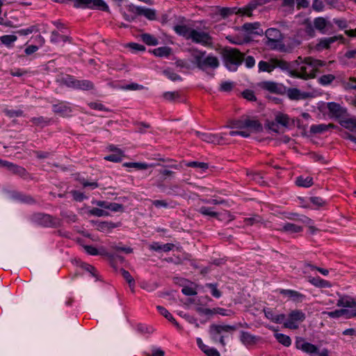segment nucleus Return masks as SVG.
<instances>
[{
  "instance_id": "46",
  "label": "nucleus",
  "mask_w": 356,
  "mask_h": 356,
  "mask_svg": "<svg viewBox=\"0 0 356 356\" xmlns=\"http://www.w3.org/2000/svg\"><path fill=\"white\" fill-rule=\"evenodd\" d=\"M246 177H248L249 181H254L259 184H262L264 183L263 177L259 172L246 171Z\"/></svg>"
},
{
  "instance_id": "48",
  "label": "nucleus",
  "mask_w": 356,
  "mask_h": 356,
  "mask_svg": "<svg viewBox=\"0 0 356 356\" xmlns=\"http://www.w3.org/2000/svg\"><path fill=\"white\" fill-rule=\"evenodd\" d=\"M60 216L64 219H65L66 221L69 223L75 222L78 220L77 216L73 211H63L60 212Z\"/></svg>"
},
{
  "instance_id": "54",
  "label": "nucleus",
  "mask_w": 356,
  "mask_h": 356,
  "mask_svg": "<svg viewBox=\"0 0 356 356\" xmlns=\"http://www.w3.org/2000/svg\"><path fill=\"white\" fill-rule=\"evenodd\" d=\"M120 273L124 277V279L127 282L130 287H134L135 286V280L133 277L131 275L129 272L124 268H120Z\"/></svg>"
},
{
  "instance_id": "22",
  "label": "nucleus",
  "mask_w": 356,
  "mask_h": 356,
  "mask_svg": "<svg viewBox=\"0 0 356 356\" xmlns=\"http://www.w3.org/2000/svg\"><path fill=\"white\" fill-rule=\"evenodd\" d=\"M287 96L291 100L305 99L309 97V93L301 92L297 88H289L287 90Z\"/></svg>"
},
{
  "instance_id": "12",
  "label": "nucleus",
  "mask_w": 356,
  "mask_h": 356,
  "mask_svg": "<svg viewBox=\"0 0 356 356\" xmlns=\"http://www.w3.org/2000/svg\"><path fill=\"white\" fill-rule=\"evenodd\" d=\"M264 33L261 24L259 22L248 23L246 22V43L250 41H254L257 38L261 36Z\"/></svg>"
},
{
  "instance_id": "5",
  "label": "nucleus",
  "mask_w": 356,
  "mask_h": 356,
  "mask_svg": "<svg viewBox=\"0 0 356 356\" xmlns=\"http://www.w3.org/2000/svg\"><path fill=\"white\" fill-rule=\"evenodd\" d=\"M60 83L67 88L79 90H92L95 89V84L88 79L79 80L74 76L66 74L60 79Z\"/></svg>"
},
{
  "instance_id": "21",
  "label": "nucleus",
  "mask_w": 356,
  "mask_h": 356,
  "mask_svg": "<svg viewBox=\"0 0 356 356\" xmlns=\"http://www.w3.org/2000/svg\"><path fill=\"white\" fill-rule=\"evenodd\" d=\"M264 312L268 319L275 323H282L286 319L284 314H276L272 309L268 308L264 309Z\"/></svg>"
},
{
  "instance_id": "8",
  "label": "nucleus",
  "mask_w": 356,
  "mask_h": 356,
  "mask_svg": "<svg viewBox=\"0 0 356 356\" xmlns=\"http://www.w3.org/2000/svg\"><path fill=\"white\" fill-rule=\"evenodd\" d=\"M306 318L305 314L299 309H294L289 312L285 321H283L284 327L290 330H297L299 324Z\"/></svg>"
},
{
  "instance_id": "27",
  "label": "nucleus",
  "mask_w": 356,
  "mask_h": 356,
  "mask_svg": "<svg viewBox=\"0 0 356 356\" xmlns=\"http://www.w3.org/2000/svg\"><path fill=\"white\" fill-rule=\"evenodd\" d=\"M277 230L289 234L298 233L302 231V227L293 223H285L282 227L277 228Z\"/></svg>"
},
{
  "instance_id": "64",
  "label": "nucleus",
  "mask_w": 356,
  "mask_h": 356,
  "mask_svg": "<svg viewBox=\"0 0 356 356\" xmlns=\"http://www.w3.org/2000/svg\"><path fill=\"white\" fill-rule=\"evenodd\" d=\"M266 45L270 49H281L284 47V44H282V40H277L276 42L266 40Z\"/></svg>"
},
{
  "instance_id": "53",
  "label": "nucleus",
  "mask_w": 356,
  "mask_h": 356,
  "mask_svg": "<svg viewBox=\"0 0 356 356\" xmlns=\"http://www.w3.org/2000/svg\"><path fill=\"white\" fill-rule=\"evenodd\" d=\"M3 113L7 117L10 118L24 116V111L21 109L14 110L6 108L3 110Z\"/></svg>"
},
{
  "instance_id": "10",
  "label": "nucleus",
  "mask_w": 356,
  "mask_h": 356,
  "mask_svg": "<svg viewBox=\"0 0 356 356\" xmlns=\"http://www.w3.org/2000/svg\"><path fill=\"white\" fill-rule=\"evenodd\" d=\"M189 38L194 43L200 44L204 47H211L213 46V38L207 32L200 31L193 29L191 31Z\"/></svg>"
},
{
  "instance_id": "41",
  "label": "nucleus",
  "mask_w": 356,
  "mask_h": 356,
  "mask_svg": "<svg viewBox=\"0 0 356 356\" xmlns=\"http://www.w3.org/2000/svg\"><path fill=\"white\" fill-rule=\"evenodd\" d=\"M185 165L188 168H200L202 172H205L209 169V164L204 162L188 161Z\"/></svg>"
},
{
  "instance_id": "47",
  "label": "nucleus",
  "mask_w": 356,
  "mask_h": 356,
  "mask_svg": "<svg viewBox=\"0 0 356 356\" xmlns=\"http://www.w3.org/2000/svg\"><path fill=\"white\" fill-rule=\"evenodd\" d=\"M80 266L83 270L90 273V275H92V277H95L96 279V280H99L98 273L95 266H93L89 264L85 263V262H82Z\"/></svg>"
},
{
  "instance_id": "35",
  "label": "nucleus",
  "mask_w": 356,
  "mask_h": 356,
  "mask_svg": "<svg viewBox=\"0 0 356 356\" xmlns=\"http://www.w3.org/2000/svg\"><path fill=\"white\" fill-rule=\"evenodd\" d=\"M314 24L316 29L320 31L322 33H325V28L329 23L323 17H317L314 19Z\"/></svg>"
},
{
  "instance_id": "43",
  "label": "nucleus",
  "mask_w": 356,
  "mask_h": 356,
  "mask_svg": "<svg viewBox=\"0 0 356 356\" xmlns=\"http://www.w3.org/2000/svg\"><path fill=\"white\" fill-rule=\"evenodd\" d=\"M324 314H327L328 316L331 318H339L342 316L346 315L348 318V315L351 314L348 310L345 309H338L333 312H323Z\"/></svg>"
},
{
  "instance_id": "9",
  "label": "nucleus",
  "mask_w": 356,
  "mask_h": 356,
  "mask_svg": "<svg viewBox=\"0 0 356 356\" xmlns=\"http://www.w3.org/2000/svg\"><path fill=\"white\" fill-rule=\"evenodd\" d=\"M75 8H90L108 11L109 7L104 0H74Z\"/></svg>"
},
{
  "instance_id": "3",
  "label": "nucleus",
  "mask_w": 356,
  "mask_h": 356,
  "mask_svg": "<svg viewBox=\"0 0 356 356\" xmlns=\"http://www.w3.org/2000/svg\"><path fill=\"white\" fill-rule=\"evenodd\" d=\"M222 57L225 67L229 71L234 72L241 64L243 54L236 49L225 48L222 50Z\"/></svg>"
},
{
  "instance_id": "40",
  "label": "nucleus",
  "mask_w": 356,
  "mask_h": 356,
  "mask_svg": "<svg viewBox=\"0 0 356 356\" xmlns=\"http://www.w3.org/2000/svg\"><path fill=\"white\" fill-rule=\"evenodd\" d=\"M250 129L254 131H261L262 130V126L257 120H250L246 119V130ZM248 134L246 133V137Z\"/></svg>"
},
{
  "instance_id": "45",
  "label": "nucleus",
  "mask_w": 356,
  "mask_h": 356,
  "mask_svg": "<svg viewBox=\"0 0 356 356\" xmlns=\"http://www.w3.org/2000/svg\"><path fill=\"white\" fill-rule=\"evenodd\" d=\"M198 212L203 216L211 218H217L219 215L218 212L213 210V208L204 206L198 209Z\"/></svg>"
},
{
  "instance_id": "7",
  "label": "nucleus",
  "mask_w": 356,
  "mask_h": 356,
  "mask_svg": "<svg viewBox=\"0 0 356 356\" xmlns=\"http://www.w3.org/2000/svg\"><path fill=\"white\" fill-rule=\"evenodd\" d=\"M296 348L309 354L311 356L318 355V356H329V350L327 348H323L319 351L318 347L309 342H306L304 339L299 338L296 342Z\"/></svg>"
},
{
  "instance_id": "17",
  "label": "nucleus",
  "mask_w": 356,
  "mask_h": 356,
  "mask_svg": "<svg viewBox=\"0 0 356 356\" xmlns=\"http://www.w3.org/2000/svg\"><path fill=\"white\" fill-rule=\"evenodd\" d=\"M219 66V60L218 58L210 54L207 56H204L202 60L200 70H206L207 69H216Z\"/></svg>"
},
{
  "instance_id": "36",
  "label": "nucleus",
  "mask_w": 356,
  "mask_h": 356,
  "mask_svg": "<svg viewBox=\"0 0 356 356\" xmlns=\"http://www.w3.org/2000/svg\"><path fill=\"white\" fill-rule=\"evenodd\" d=\"M296 185L301 187H309L313 185V178L311 177H304L300 176L297 177L296 181Z\"/></svg>"
},
{
  "instance_id": "63",
  "label": "nucleus",
  "mask_w": 356,
  "mask_h": 356,
  "mask_svg": "<svg viewBox=\"0 0 356 356\" xmlns=\"http://www.w3.org/2000/svg\"><path fill=\"white\" fill-rule=\"evenodd\" d=\"M112 249L116 252H123L125 254H131L133 252V248L131 247H126L119 243L118 245H113Z\"/></svg>"
},
{
  "instance_id": "25",
  "label": "nucleus",
  "mask_w": 356,
  "mask_h": 356,
  "mask_svg": "<svg viewBox=\"0 0 356 356\" xmlns=\"http://www.w3.org/2000/svg\"><path fill=\"white\" fill-rule=\"evenodd\" d=\"M263 88L266 90L276 93L281 94L283 92V86L281 84L272 82V81H266L263 83Z\"/></svg>"
},
{
  "instance_id": "23",
  "label": "nucleus",
  "mask_w": 356,
  "mask_h": 356,
  "mask_svg": "<svg viewBox=\"0 0 356 356\" xmlns=\"http://www.w3.org/2000/svg\"><path fill=\"white\" fill-rule=\"evenodd\" d=\"M156 309L161 315L163 316L165 318H167L170 322H171L177 330H182L181 326L179 323L175 320L173 316L168 312V310L163 306H157Z\"/></svg>"
},
{
  "instance_id": "56",
  "label": "nucleus",
  "mask_w": 356,
  "mask_h": 356,
  "mask_svg": "<svg viewBox=\"0 0 356 356\" xmlns=\"http://www.w3.org/2000/svg\"><path fill=\"white\" fill-rule=\"evenodd\" d=\"M88 214L90 216L102 217V216H108L109 213L104 209L94 207L89 210Z\"/></svg>"
},
{
  "instance_id": "2",
  "label": "nucleus",
  "mask_w": 356,
  "mask_h": 356,
  "mask_svg": "<svg viewBox=\"0 0 356 356\" xmlns=\"http://www.w3.org/2000/svg\"><path fill=\"white\" fill-rule=\"evenodd\" d=\"M31 220L42 227L58 228L62 226V219L43 212H36L31 215Z\"/></svg>"
},
{
  "instance_id": "28",
  "label": "nucleus",
  "mask_w": 356,
  "mask_h": 356,
  "mask_svg": "<svg viewBox=\"0 0 356 356\" xmlns=\"http://www.w3.org/2000/svg\"><path fill=\"white\" fill-rule=\"evenodd\" d=\"M266 37L267 40H271L272 42H276L277 40H282V33L280 30L270 28L266 31Z\"/></svg>"
},
{
  "instance_id": "24",
  "label": "nucleus",
  "mask_w": 356,
  "mask_h": 356,
  "mask_svg": "<svg viewBox=\"0 0 356 356\" xmlns=\"http://www.w3.org/2000/svg\"><path fill=\"white\" fill-rule=\"evenodd\" d=\"M280 293L289 297V298L297 302H302L305 298V295L293 290L282 289L280 291Z\"/></svg>"
},
{
  "instance_id": "11",
  "label": "nucleus",
  "mask_w": 356,
  "mask_h": 356,
  "mask_svg": "<svg viewBox=\"0 0 356 356\" xmlns=\"http://www.w3.org/2000/svg\"><path fill=\"white\" fill-rule=\"evenodd\" d=\"M199 137L202 140L209 143L225 145L228 143L226 133H201L199 134Z\"/></svg>"
},
{
  "instance_id": "26",
  "label": "nucleus",
  "mask_w": 356,
  "mask_h": 356,
  "mask_svg": "<svg viewBox=\"0 0 356 356\" xmlns=\"http://www.w3.org/2000/svg\"><path fill=\"white\" fill-rule=\"evenodd\" d=\"M334 127H335V125L332 123H330L328 124H313L310 127V133L313 134H322L327 131L328 129H332Z\"/></svg>"
},
{
  "instance_id": "16",
  "label": "nucleus",
  "mask_w": 356,
  "mask_h": 356,
  "mask_svg": "<svg viewBox=\"0 0 356 356\" xmlns=\"http://www.w3.org/2000/svg\"><path fill=\"white\" fill-rule=\"evenodd\" d=\"M188 52L190 54L191 62L200 69L202 58L206 55V51L200 50L196 47H191L188 49Z\"/></svg>"
},
{
  "instance_id": "59",
  "label": "nucleus",
  "mask_w": 356,
  "mask_h": 356,
  "mask_svg": "<svg viewBox=\"0 0 356 356\" xmlns=\"http://www.w3.org/2000/svg\"><path fill=\"white\" fill-rule=\"evenodd\" d=\"M337 305L338 307H353L356 306V303L353 300H348L346 298H341L338 300Z\"/></svg>"
},
{
  "instance_id": "29",
  "label": "nucleus",
  "mask_w": 356,
  "mask_h": 356,
  "mask_svg": "<svg viewBox=\"0 0 356 356\" xmlns=\"http://www.w3.org/2000/svg\"><path fill=\"white\" fill-rule=\"evenodd\" d=\"M52 120L51 118H45L43 116L33 117L30 119V122L35 126L40 128L49 126L51 123Z\"/></svg>"
},
{
  "instance_id": "60",
  "label": "nucleus",
  "mask_w": 356,
  "mask_h": 356,
  "mask_svg": "<svg viewBox=\"0 0 356 356\" xmlns=\"http://www.w3.org/2000/svg\"><path fill=\"white\" fill-rule=\"evenodd\" d=\"M1 42L6 46H10L17 40V36L14 35H5L1 37Z\"/></svg>"
},
{
  "instance_id": "57",
  "label": "nucleus",
  "mask_w": 356,
  "mask_h": 356,
  "mask_svg": "<svg viewBox=\"0 0 356 356\" xmlns=\"http://www.w3.org/2000/svg\"><path fill=\"white\" fill-rule=\"evenodd\" d=\"M275 121L284 127H287L289 122V118L287 115L279 113L275 117Z\"/></svg>"
},
{
  "instance_id": "52",
  "label": "nucleus",
  "mask_w": 356,
  "mask_h": 356,
  "mask_svg": "<svg viewBox=\"0 0 356 356\" xmlns=\"http://www.w3.org/2000/svg\"><path fill=\"white\" fill-rule=\"evenodd\" d=\"M172 204H175L174 202L171 201L170 202H168L165 200H155L152 201V204L156 207V208H168L171 207L173 208L175 205H172Z\"/></svg>"
},
{
  "instance_id": "55",
  "label": "nucleus",
  "mask_w": 356,
  "mask_h": 356,
  "mask_svg": "<svg viewBox=\"0 0 356 356\" xmlns=\"http://www.w3.org/2000/svg\"><path fill=\"white\" fill-rule=\"evenodd\" d=\"M309 282L318 287L330 286V283L327 281L321 279L320 277H313L309 280Z\"/></svg>"
},
{
  "instance_id": "15",
  "label": "nucleus",
  "mask_w": 356,
  "mask_h": 356,
  "mask_svg": "<svg viewBox=\"0 0 356 356\" xmlns=\"http://www.w3.org/2000/svg\"><path fill=\"white\" fill-rule=\"evenodd\" d=\"M52 111L61 117H67L72 112L70 103L67 102H59L58 104L52 105Z\"/></svg>"
},
{
  "instance_id": "49",
  "label": "nucleus",
  "mask_w": 356,
  "mask_h": 356,
  "mask_svg": "<svg viewBox=\"0 0 356 356\" xmlns=\"http://www.w3.org/2000/svg\"><path fill=\"white\" fill-rule=\"evenodd\" d=\"M142 16L151 21L156 20V12L154 9L144 7Z\"/></svg>"
},
{
  "instance_id": "37",
  "label": "nucleus",
  "mask_w": 356,
  "mask_h": 356,
  "mask_svg": "<svg viewBox=\"0 0 356 356\" xmlns=\"http://www.w3.org/2000/svg\"><path fill=\"white\" fill-rule=\"evenodd\" d=\"M228 127L231 129L245 130V120L243 118L240 119H233L229 122Z\"/></svg>"
},
{
  "instance_id": "19",
  "label": "nucleus",
  "mask_w": 356,
  "mask_h": 356,
  "mask_svg": "<svg viewBox=\"0 0 356 356\" xmlns=\"http://www.w3.org/2000/svg\"><path fill=\"white\" fill-rule=\"evenodd\" d=\"M342 39L343 36L341 35L322 38L319 40L318 43L316 44V49L318 51H321L323 49H329L331 44L334 43L338 40Z\"/></svg>"
},
{
  "instance_id": "6",
  "label": "nucleus",
  "mask_w": 356,
  "mask_h": 356,
  "mask_svg": "<svg viewBox=\"0 0 356 356\" xmlns=\"http://www.w3.org/2000/svg\"><path fill=\"white\" fill-rule=\"evenodd\" d=\"M259 72H271L275 68L288 71L290 70V64L287 61L279 58H270L268 61L261 60L259 64Z\"/></svg>"
},
{
  "instance_id": "1",
  "label": "nucleus",
  "mask_w": 356,
  "mask_h": 356,
  "mask_svg": "<svg viewBox=\"0 0 356 356\" xmlns=\"http://www.w3.org/2000/svg\"><path fill=\"white\" fill-rule=\"evenodd\" d=\"M299 66L294 70L290 72L292 76L302 79L305 80L314 79L318 69L326 65L325 61L308 56L302 58L299 56L296 60Z\"/></svg>"
},
{
  "instance_id": "13",
  "label": "nucleus",
  "mask_w": 356,
  "mask_h": 356,
  "mask_svg": "<svg viewBox=\"0 0 356 356\" xmlns=\"http://www.w3.org/2000/svg\"><path fill=\"white\" fill-rule=\"evenodd\" d=\"M0 167L8 169L13 175L20 177H26L28 175L27 170L24 167L1 159H0Z\"/></svg>"
},
{
  "instance_id": "42",
  "label": "nucleus",
  "mask_w": 356,
  "mask_h": 356,
  "mask_svg": "<svg viewBox=\"0 0 356 356\" xmlns=\"http://www.w3.org/2000/svg\"><path fill=\"white\" fill-rule=\"evenodd\" d=\"M108 261H109V264L111 265V266L112 268H113L115 269V270H117L118 269V263H123L124 262V257L118 254H115V253H113L112 254V257H109L108 259Z\"/></svg>"
},
{
  "instance_id": "38",
  "label": "nucleus",
  "mask_w": 356,
  "mask_h": 356,
  "mask_svg": "<svg viewBox=\"0 0 356 356\" xmlns=\"http://www.w3.org/2000/svg\"><path fill=\"white\" fill-rule=\"evenodd\" d=\"M274 337L280 343L286 347H289L291 344V338L286 334L276 332L274 334Z\"/></svg>"
},
{
  "instance_id": "18",
  "label": "nucleus",
  "mask_w": 356,
  "mask_h": 356,
  "mask_svg": "<svg viewBox=\"0 0 356 356\" xmlns=\"http://www.w3.org/2000/svg\"><path fill=\"white\" fill-rule=\"evenodd\" d=\"M327 109L330 115L332 118H339L344 115L346 113V109L343 108L340 104L335 102L327 103Z\"/></svg>"
},
{
  "instance_id": "58",
  "label": "nucleus",
  "mask_w": 356,
  "mask_h": 356,
  "mask_svg": "<svg viewBox=\"0 0 356 356\" xmlns=\"http://www.w3.org/2000/svg\"><path fill=\"white\" fill-rule=\"evenodd\" d=\"M38 31L37 26L32 25L29 26L26 29H22L16 31V33L19 35H28L33 32H36Z\"/></svg>"
},
{
  "instance_id": "32",
  "label": "nucleus",
  "mask_w": 356,
  "mask_h": 356,
  "mask_svg": "<svg viewBox=\"0 0 356 356\" xmlns=\"http://www.w3.org/2000/svg\"><path fill=\"white\" fill-rule=\"evenodd\" d=\"M123 157H124V152L122 150H118L115 153L105 156L104 159L113 163H120Z\"/></svg>"
},
{
  "instance_id": "39",
  "label": "nucleus",
  "mask_w": 356,
  "mask_h": 356,
  "mask_svg": "<svg viewBox=\"0 0 356 356\" xmlns=\"http://www.w3.org/2000/svg\"><path fill=\"white\" fill-rule=\"evenodd\" d=\"M125 168H133L138 170H143L148 168L149 165L146 163L142 162H125L122 164Z\"/></svg>"
},
{
  "instance_id": "33",
  "label": "nucleus",
  "mask_w": 356,
  "mask_h": 356,
  "mask_svg": "<svg viewBox=\"0 0 356 356\" xmlns=\"http://www.w3.org/2000/svg\"><path fill=\"white\" fill-rule=\"evenodd\" d=\"M140 38L142 41L149 46H156L159 43L158 39L149 33H143Z\"/></svg>"
},
{
  "instance_id": "31",
  "label": "nucleus",
  "mask_w": 356,
  "mask_h": 356,
  "mask_svg": "<svg viewBox=\"0 0 356 356\" xmlns=\"http://www.w3.org/2000/svg\"><path fill=\"white\" fill-rule=\"evenodd\" d=\"M174 31L177 34L185 38L187 40H189V35L191 34V31L193 30V29L187 26L186 25H175L173 28Z\"/></svg>"
},
{
  "instance_id": "62",
  "label": "nucleus",
  "mask_w": 356,
  "mask_h": 356,
  "mask_svg": "<svg viewBox=\"0 0 356 356\" xmlns=\"http://www.w3.org/2000/svg\"><path fill=\"white\" fill-rule=\"evenodd\" d=\"M234 83L232 81H223L220 83L219 90L220 92H229L234 88Z\"/></svg>"
},
{
  "instance_id": "50",
  "label": "nucleus",
  "mask_w": 356,
  "mask_h": 356,
  "mask_svg": "<svg viewBox=\"0 0 356 356\" xmlns=\"http://www.w3.org/2000/svg\"><path fill=\"white\" fill-rule=\"evenodd\" d=\"M335 79V76L331 74H324L321 76L318 81L323 86H327L330 84Z\"/></svg>"
},
{
  "instance_id": "20",
  "label": "nucleus",
  "mask_w": 356,
  "mask_h": 356,
  "mask_svg": "<svg viewBox=\"0 0 356 356\" xmlns=\"http://www.w3.org/2000/svg\"><path fill=\"white\" fill-rule=\"evenodd\" d=\"M163 99L170 102H183L185 100L184 97L179 91H168L163 93Z\"/></svg>"
},
{
  "instance_id": "4",
  "label": "nucleus",
  "mask_w": 356,
  "mask_h": 356,
  "mask_svg": "<svg viewBox=\"0 0 356 356\" xmlns=\"http://www.w3.org/2000/svg\"><path fill=\"white\" fill-rule=\"evenodd\" d=\"M237 328L236 325L211 324L209 326V333L214 341L219 342L222 346H225L226 344L225 338L227 337V334L232 333Z\"/></svg>"
},
{
  "instance_id": "34",
  "label": "nucleus",
  "mask_w": 356,
  "mask_h": 356,
  "mask_svg": "<svg viewBox=\"0 0 356 356\" xmlns=\"http://www.w3.org/2000/svg\"><path fill=\"white\" fill-rule=\"evenodd\" d=\"M172 52L170 47L167 46L160 47L153 50V54L158 57H168Z\"/></svg>"
},
{
  "instance_id": "51",
  "label": "nucleus",
  "mask_w": 356,
  "mask_h": 356,
  "mask_svg": "<svg viewBox=\"0 0 356 356\" xmlns=\"http://www.w3.org/2000/svg\"><path fill=\"white\" fill-rule=\"evenodd\" d=\"M88 106L90 107V108L93 109V110H97V111H106V112L111 111V109L106 107L103 104H102L100 102H89L88 104Z\"/></svg>"
},
{
  "instance_id": "61",
  "label": "nucleus",
  "mask_w": 356,
  "mask_h": 356,
  "mask_svg": "<svg viewBox=\"0 0 356 356\" xmlns=\"http://www.w3.org/2000/svg\"><path fill=\"white\" fill-rule=\"evenodd\" d=\"M70 193L72 194L74 200L76 202H83L85 199H87V196L84 195L83 193L76 191V190H72L70 191Z\"/></svg>"
},
{
  "instance_id": "44",
  "label": "nucleus",
  "mask_w": 356,
  "mask_h": 356,
  "mask_svg": "<svg viewBox=\"0 0 356 356\" xmlns=\"http://www.w3.org/2000/svg\"><path fill=\"white\" fill-rule=\"evenodd\" d=\"M163 74L172 81H181L182 78L176 73L172 69L168 68L163 71Z\"/></svg>"
},
{
  "instance_id": "14",
  "label": "nucleus",
  "mask_w": 356,
  "mask_h": 356,
  "mask_svg": "<svg viewBox=\"0 0 356 356\" xmlns=\"http://www.w3.org/2000/svg\"><path fill=\"white\" fill-rule=\"evenodd\" d=\"M8 198L15 202L26 204H34L36 200L30 195H26L17 191H9L8 192Z\"/></svg>"
},
{
  "instance_id": "30",
  "label": "nucleus",
  "mask_w": 356,
  "mask_h": 356,
  "mask_svg": "<svg viewBox=\"0 0 356 356\" xmlns=\"http://www.w3.org/2000/svg\"><path fill=\"white\" fill-rule=\"evenodd\" d=\"M96 229L102 232H108L115 228L117 226L112 222L97 221L95 222Z\"/></svg>"
}]
</instances>
